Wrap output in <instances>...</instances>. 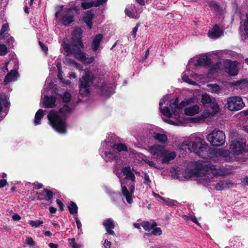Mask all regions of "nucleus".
I'll use <instances>...</instances> for the list:
<instances>
[{
    "label": "nucleus",
    "instance_id": "obj_1",
    "mask_svg": "<svg viewBox=\"0 0 248 248\" xmlns=\"http://www.w3.org/2000/svg\"><path fill=\"white\" fill-rule=\"evenodd\" d=\"M47 118L49 124L56 131L62 134L66 132L65 119L60 116L56 110H50L47 114Z\"/></svg>",
    "mask_w": 248,
    "mask_h": 248
},
{
    "label": "nucleus",
    "instance_id": "obj_2",
    "mask_svg": "<svg viewBox=\"0 0 248 248\" xmlns=\"http://www.w3.org/2000/svg\"><path fill=\"white\" fill-rule=\"evenodd\" d=\"M47 118L49 124L56 131L62 134L66 132L65 119L60 116L56 110H50L47 114Z\"/></svg>",
    "mask_w": 248,
    "mask_h": 248
},
{
    "label": "nucleus",
    "instance_id": "obj_3",
    "mask_svg": "<svg viewBox=\"0 0 248 248\" xmlns=\"http://www.w3.org/2000/svg\"><path fill=\"white\" fill-rule=\"evenodd\" d=\"M95 79V76L92 71H85L79 81V92L82 97L89 95L90 87L93 84Z\"/></svg>",
    "mask_w": 248,
    "mask_h": 248
},
{
    "label": "nucleus",
    "instance_id": "obj_4",
    "mask_svg": "<svg viewBox=\"0 0 248 248\" xmlns=\"http://www.w3.org/2000/svg\"><path fill=\"white\" fill-rule=\"evenodd\" d=\"M79 14V8L78 6L65 9L60 15L59 22L65 26H69L75 20V15Z\"/></svg>",
    "mask_w": 248,
    "mask_h": 248
},
{
    "label": "nucleus",
    "instance_id": "obj_5",
    "mask_svg": "<svg viewBox=\"0 0 248 248\" xmlns=\"http://www.w3.org/2000/svg\"><path fill=\"white\" fill-rule=\"evenodd\" d=\"M230 149L234 155H240L246 153L248 151L246 140L244 139L238 138L231 141Z\"/></svg>",
    "mask_w": 248,
    "mask_h": 248
},
{
    "label": "nucleus",
    "instance_id": "obj_6",
    "mask_svg": "<svg viewBox=\"0 0 248 248\" xmlns=\"http://www.w3.org/2000/svg\"><path fill=\"white\" fill-rule=\"evenodd\" d=\"M206 139L214 146H220L225 142L226 137L223 131L215 129L207 135Z\"/></svg>",
    "mask_w": 248,
    "mask_h": 248
},
{
    "label": "nucleus",
    "instance_id": "obj_7",
    "mask_svg": "<svg viewBox=\"0 0 248 248\" xmlns=\"http://www.w3.org/2000/svg\"><path fill=\"white\" fill-rule=\"evenodd\" d=\"M185 178H190L193 176H202L205 175L203 161H199L195 163V168L186 170L183 174Z\"/></svg>",
    "mask_w": 248,
    "mask_h": 248
},
{
    "label": "nucleus",
    "instance_id": "obj_8",
    "mask_svg": "<svg viewBox=\"0 0 248 248\" xmlns=\"http://www.w3.org/2000/svg\"><path fill=\"white\" fill-rule=\"evenodd\" d=\"M227 108L231 111H237L241 109L245 104L242 99L239 96H232L227 98Z\"/></svg>",
    "mask_w": 248,
    "mask_h": 248
},
{
    "label": "nucleus",
    "instance_id": "obj_9",
    "mask_svg": "<svg viewBox=\"0 0 248 248\" xmlns=\"http://www.w3.org/2000/svg\"><path fill=\"white\" fill-rule=\"evenodd\" d=\"M203 164L205 175L210 170L215 176H224L226 174L224 169L213 165L210 162L203 161Z\"/></svg>",
    "mask_w": 248,
    "mask_h": 248
},
{
    "label": "nucleus",
    "instance_id": "obj_10",
    "mask_svg": "<svg viewBox=\"0 0 248 248\" xmlns=\"http://www.w3.org/2000/svg\"><path fill=\"white\" fill-rule=\"evenodd\" d=\"M82 33L81 27H75L72 33V42L75 46H80L81 48H84V45L82 42Z\"/></svg>",
    "mask_w": 248,
    "mask_h": 248
},
{
    "label": "nucleus",
    "instance_id": "obj_11",
    "mask_svg": "<svg viewBox=\"0 0 248 248\" xmlns=\"http://www.w3.org/2000/svg\"><path fill=\"white\" fill-rule=\"evenodd\" d=\"M238 62L232 61L230 60H227L224 62V69L225 71L231 76H234L238 74V71L237 69Z\"/></svg>",
    "mask_w": 248,
    "mask_h": 248
},
{
    "label": "nucleus",
    "instance_id": "obj_12",
    "mask_svg": "<svg viewBox=\"0 0 248 248\" xmlns=\"http://www.w3.org/2000/svg\"><path fill=\"white\" fill-rule=\"evenodd\" d=\"M202 143V145L201 146L196 154L201 158L204 159H208L212 157L213 154L211 152L212 150L209 148L207 143L204 140Z\"/></svg>",
    "mask_w": 248,
    "mask_h": 248
},
{
    "label": "nucleus",
    "instance_id": "obj_13",
    "mask_svg": "<svg viewBox=\"0 0 248 248\" xmlns=\"http://www.w3.org/2000/svg\"><path fill=\"white\" fill-rule=\"evenodd\" d=\"M36 195L37 200L42 201L45 200L50 202L54 197L55 193L48 189L44 188L41 192H37Z\"/></svg>",
    "mask_w": 248,
    "mask_h": 248
},
{
    "label": "nucleus",
    "instance_id": "obj_14",
    "mask_svg": "<svg viewBox=\"0 0 248 248\" xmlns=\"http://www.w3.org/2000/svg\"><path fill=\"white\" fill-rule=\"evenodd\" d=\"M241 23V37L243 40L246 41L248 40V13L246 14V18Z\"/></svg>",
    "mask_w": 248,
    "mask_h": 248
},
{
    "label": "nucleus",
    "instance_id": "obj_15",
    "mask_svg": "<svg viewBox=\"0 0 248 248\" xmlns=\"http://www.w3.org/2000/svg\"><path fill=\"white\" fill-rule=\"evenodd\" d=\"M149 149L150 153L157 157H161L163 155L164 151L165 150L163 146L159 144H155L150 146Z\"/></svg>",
    "mask_w": 248,
    "mask_h": 248
},
{
    "label": "nucleus",
    "instance_id": "obj_16",
    "mask_svg": "<svg viewBox=\"0 0 248 248\" xmlns=\"http://www.w3.org/2000/svg\"><path fill=\"white\" fill-rule=\"evenodd\" d=\"M103 225L108 234L112 236H115V233L113 231L115 227V223L111 218H108L104 220Z\"/></svg>",
    "mask_w": 248,
    "mask_h": 248
},
{
    "label": "nucleus",
    "instance_id": "obj_17",
    "mask_svg": "<svg viewBox=\"0 0 248 248\" xmlns=\"http://www.w3.org/2000/svg\"><path fill=\"white\" fill-rule=\"evenodd\" d=\"M56 100L57 98L55 96L45 95L43 103V105L46 108H54L56 106Z\"/></svg>",
    "mask_w": 248,
    "mask_h": 248
},
{
    "label": "nucleus",
    "instance_id": "obj_18",
    "mask_svg": "<svg viewBox=\"0 0 248 248\" xmlns=\"http://www.w3.org/2000/svg\"><path fill=\"white\" fill-rule=\"evenodd\" d=\"M121 172L125 176L123 179L130 180L133 183L136 182V177L134 174L132 172L131 167L130 166H125L122 168Z\"/></svg>",
    "mask_w": 248,
    "mask_h": 248
},
{
    "label": "nucleus",
    "instance_id": "obj_19",
    "mask_svg": "<svg viewBox=\"0 0 248 248\" xmlns=\"http://www.w3.org/2000/svg\"><path fill=\"white\" fill-rule=\"evenodd\" d=\"M94 16V11L89 10L86 13L85 16L83 17L82 21L86 23L89 29H91L93 27V19Z\"/></svg>",
    "mask_w": 248,
    "mask_h": 248
},
{
    "label": "nucleus",
    "instance_id": "obj_20",
    "mask_svg": "<svg viewBox=\"0 0 248 248\" xmlns=\"http://www.w3.org/2000/svg\"><path fill=\"white\" fill-rule=\"evenodd\" d=\"M223 33V31L220 29L219 26L217 24H215L213 28L208 32V36L214 39L219 38Z\"/></svg>",
    "mask_w": 248,
    "mask_h": 248
},
{
    "label": "nucleus",
    "instance_id": "obj_21",
    "mask_svg": "<svg viewBox=\"0 0 248 248\" xmlns=\"http://www.w3.org/2000/svg\"><path fill=\"white\" fill-rule=\"evenodd\" d=\"M212 64L211 59L206 55L200 56L195 63V66L203 65L204 66H209Z\"/></svg>",
    "mask_w": 248,
    "mask_h": 248
},
{
    "label": "nucleus",
    "instance_id": "obj_22",
    "mask_svg": "<svg viewBox=\"0 0 248 248\" xmlns=\"http://www.w3.org/2000/svg\"><path fill=\"white\" fill-rule=\"evenodd\" d=\"M203 140L200 137L196 138L195 141L189 142L188 144V148L191 149L192 151L196 154L199 150L200 147L202 145Z\"/></svg>",
    "mask_w": 248,
    "mask_h": 248
},
{
    "label": "nucleus",
    "instance_id": "obj_23",
    "mask_svg": "<svg viewBox=\"0 0 248 248\" xmlns=\"http://www.w3.org/2000/svg\"><path fill=\"white\" fill-rule=\"evenodd\" d=\"M121 190L122 193L123 195L125 198L126 202L131 204L133 202V200L132 198V194L128 190L126 186L122 182L121 180Z\"/></svg>",
    "mask_w": 248,
    "mask_h": 248
},
{
    "label": "nucleus",
    "instance_id": "obj_24",
    "mask_svg": "<svg viewBox=\"0 0 248 248\" xmlns=\"http://www.w3.org/2000/svg\"><path fill=\"white\" fill-rule=\"evenodd\" d=\"M162 157L161 163L163 164H168L170 161L173 160L176 157V154L174 152H167L166 150L164 151L163 155L161 156Z\"/></svg>",
    "mask_w": 248,
    "mask_h": 248
},
{
    "label": "nucleus",
    "instance_id": "obj_25",
    "mask_svg": "<svg viewBox=\"0 0 248 248\" xmlns=\"http://www.w3.org/2000/svg\"><path fill=\"white\" fill-rule=\"evenodd\" d=\"M232 186L233 184L229 180H222L215 185V188L217 190H222L224 189L229 188Z\"/></svg>",
    "mask_w": 248,
    "mask_h": 248
},
{
    "label": "nucleus",
    "instance_id": "obj_26",
    "mask_svg": "<svg viewBox=\"0 0 248 248\" xmlns=\"http://www.w3.org/2000/svg\"><path fill=\"white\" fill-rule=\"evenodd\" d=\"M103 38L102 34H96L93 38L92 44V48L93 51H96L100 46V43Z\"/></svg>",
    "mask_w": 248,
    "mask_h": 248
},
{
    "label": "nucleus",
    "instance_id": "obj_27",
    "mask_svg": "<svg viewBox=\"0 0 248 248\" xmlns=\"http://www.w3.org/2000/svg\"><path fill=\"white\" fill-rule=\"evenodd\" d=\"M200 107L197 105L186 108L185 109V113L187 116H192L198 113Z\"/></svg>",
    "mask_w": 248,
    "mask_h": 248
},
{
    "label": "nucleus",
    "instance_id": "obj_28",
    "mask_svg": "<svg viewBox=\"0 0 248 248\" xmlns=\"http://www.w3.org/2000/svg\"><path fill=\"white\" fill-rule=\"evenodd\" d=\"M72 112V109L68 105H64L59 110V113L61 114V117L65 119Z\"/></svg>",
    "mask_w": 248,
    "mask_h": 248
},
{
    "label": "nucleus",
    "instance_id": "obj_29",
    "mask_svg": "<svg viewBox=\"0 0 248 248\" xmlns=\"http://www.w3.org/2000/svg\"><path fill=\"white\" fill-rule=\"evenodd\" d=\"M212 154V157L213 155L216 156H222L224 157H227L229 156V151L227 150H224L222 149H219L217 150H212L211 151Z\"/></svg>",
    "mask_w": 248,
    "mask_h": 248
},
{
    "label": "nucleus",
    "instance_id": "obj_30",
    "mask_svg": "<svg viewBox=\"0 0 248 248\" xmlns=\"http://www.w3.org/2000/svg\"><path fill=\"white\" fill-rule=\"evenodd\" d=\"M80 48V46L77 47L73 54L77 59L83 62L85 60L87 54L82 51Z\"/></svg>",
    "mask_w": 248,
    "mask_h": 248
},
{
    "label": "nucleus",
    "instance_id": "obj_31",
    "mask_svg": "<svg viewBox=\"0 0 248 248\" xmlns=\"http://www.w3.org/2000/svg\"><path fill=\"white\" fill-rule=\"evenodd\" d=\"M19 76V74L16 70H12L5 77L4 82L6 84L12 80L14 78H16Z\"/></svg>",
    "mask_w": 248,
    "mask_h": 248
},
{
    "label": "nucleus",
    "instance_id": "obj_32",
    "mask_svg": "<svg viewBox=\"0 0 248 248\" xmlns=\"http://www.w3.org/2000/svg\"><path fill=\"white\" fill-rule=\"evenodd\" d=\"M215 99L214 97H211L208 94L204 93L202 95V98L201 102L203 106H206L208 104H211Z\"/></svg>",
    "mask_w": 248,
    "mask_h": 248
},
{
    "label": "nucleus",
    "instance_id": "obj_33",
    "mask_svg": "<svg viewBox=\"0 0 248 248\" xmlns=\"http://www.w3.org/2000/svg\"><path fill=\"white\" fill-rule=\"evenodd\" d=\"M154 139L160 143H165L168 140L167 136L164 134L154 132L153 134Z\"/></svg>",
    "mask_w": 248,
    "mask_h": 248
},
{
    "label": "nucleus",
    "instance_id": "obj_34",
    "mask_svg": "<svg viewBox=\"0 0 248 248\" xmlns=\"http://www.w3.org/2000/svg\"><path fill=\"white\" fill-rule=\"evenodd\" d=\"M77 47L74 45L72 42L71 44L65 43L63 46L64 50L68 54H73Z\"/></svg>",
    "mask_w": 248,
    "mask_h": 248
},
{
    "label": "nucleus",
    "instance_id": "obj_35",
    "mask_svg": "<svg viewBox=\"0 0 248 248\" xmlns=\"http://www.w3.org/2000/svg\"><path fill=\"white\" fill-rule=\"evenodd\" d=\"M196 97L195 96L191 97L190 98H189L188 99H185L184 100L182 101L179 104V110L180 112L181 111V109L184 108L185 106L189 105L190 104L192 103H194L195 101L196 100Z\"/></svg>",
    "mask_w": 248,
    "mask_h": 248
},
{
    "label": "nucleus",
    "instance_id": "obj_36",
    "mask_svg": "<svg viewBox=\"0 0 248 248\" xmlns=\"http://www.w3.org/2000/svg\"><path fill=\"white\" fill-rule=\"evenodd\" d=\"M44 110L39 109L35 113L34 123L35 125H38L41 124L40 121L44 116Z\"/></svg>",
    "mask_w": 248,
    "mask_h": 248
},
{
    "label": "nucleus",
    "instance_id": "obj_37",
    "mask_svg": "<svg viewBox=\"0 0 248 248\" xmlns=\"http://www.w3.org/2000/svg\"><path fill=\"white\" fill-rule=\"evenodd\" d=\"M68 209L70 213L72 215H75L78 213V207L76 203L73 201H70L69 202Z\"/></svg>",
    "mask_w": 248,
    "mask_h": 248
},
{
    "label": "nucleus",
    "instance_id": "obj_38",
    "mask_svg": "<svg viewBox=\"0 0 248 248\" xmlns=\"http://www.w3.org/2000/svg\"><path fill=\"white\" fill-rule=\"evenodd\" d=\"M113 149L117 150L119 152L122 151H127L128 149L127 146L123 143H114L112 146Z\"/></svg>",
    "mask_w": 248,
    "mask_h": 248
},
{
    "label": "nucleus",
    "instance_id": "obj_39",
    "mask_svg": "<svg viewBox=\"0 0 248 248\" xmlns=\"http://www.w3.org/2000/svg\"><path fill=\"white\" fill-rule=\"evenodd\" d=\"M143 228L147 231H150L156 226V223L154 222L151 224L149 221H144L141 223Z\"/></svg>",
    "mask_w": 248,
    "mask_h": 248
},
{
    "label": "nucleus",
    "instance_id": "obj_40",
    "mask_svg": "<svg viewBox=\"0 0 248 248\" xmlns=\"http://www.w3.org/2000/svg\"><path fill=\"white\" fill-rule=\"evenodd\" d=\"M170 107L171 108V109L174 115L176 116H179L180 112L179 110V104L171 103L170 105Z\"/></svg>",
    "mask_w": 248,
    "mask_h": 248
},
{
    "label": "nucleus",
    "instance_id": "obj_41",
    "mask_svg": "<svg viewBox=\"0 0 248 248\" xmlns=\"http://www.w3.org/2000/svg\"><path fill=\"white\" fill-rule=\"evenodd\" d=\"M208 87L209 88L212 93H218L221 90L220 87L217 84H208Z\"/></svg>",
    "mask_w": 248,
    "mask_h": 248
},
{
    "label": "nucleus",
    "instance_id": "obj_42",
    "mask_svg": "<svg viewBox=\"0 0 248 248\" xmlns=\"http://www.w3.org/2000/svg\"><path fill=\"white\" fill-rule=\"evenodd\" d=\"M160 109L161 112L163 115L169 118H170L172 117V113L171 112L169 107H166L163 109L160 108Z\"/></svg>",
    "mask_w": 248,
    "mask_h": 248
},
{
    "label": "nucleus",
    "instance_id": "obj_43",
    "mask_svg": "<svg viewBox=\"0 0 248 248\" xmlns=\"http://www.w3.org/2000/svg\"><path fill=\"white\" fill-rule=\"evenodd\" d=\"M210 105L213 113H216L219 111V108L216 99H214L213 102Z\"/></svg>",
    "mask_w": 248,
    "mask_h": 248
},
{
    "label": "nucleus",
    "instance_id": "obj_44",
    "mask_svg": "<svg viewBox=\"0 0 248 248\" xmlns=\"http://www.w3.org/2000/svg\"><path fill=\"white\" fill-rule=\"evenodd\" d=\"M95 1H89L81 2V7L83 9H87L95 6Z\"/></svg>",
    "mask_w": 248,
    "mask_h": 248
},
{
    "label": "nucleus",
    "instance_id": "obj_45",
    "mask_svg": "<svg viewBox=\"0 0 248 248\" xmlns=\"http://www.w3.org/2000/svg\"><path fill=\"white\" fill-rule=\"evenodd\" d=\"M8 52L7 47L4 44H0V55L5 56Z\"/></svg>",
    "mask_w": 248,
    "mask_h": 248
},
{
    "label": "nucleus",
    "instance_id": "obj_46",
    "mask_svg": "<svg viewBox=\"0 0 248 248\" xmlns=\"http://www.w3.org/2000/svg\"><path fill=\"white\" fill-rule=\"evenodd\" d=\"M71 99V93L69 92H65L63 97H62V100L63 102L66 103H67L69 102Z\"/></svg>",
    "mask_w": 248,
    "mask_h": 248
},
{
    "label": "nucleus",
    "instance_id": "obj_47",
    "mask_svg": "<svg viewBox=\"0 0 248 248\" xmlns=\"http://www.w3.org/2000/svg\"><path fill=\"white\" fill-rule=\"evenodd\" d=\"M43 223V221L42 220H30L29 224L32 227H39L41 224Z\"/></svg>",
    "mask_w": 248,
    "mask_h": 248
},
{
    "label": "nucleus",
    "instance_id": "obj_48",
    "mask_svg": "<svg viewBox=\"0 0 248 248\" xmlns=\"http://www.w3.org/2000/svg\"><path fill=\"white\" fill-rule=\"evenodd\" d=\"M125 14L126 15L131 18H135L136 17V11H130L128 8H126L124 10Z\"/></svg>",
    "mask_w": 248,
    "mask_h": 248
},
{
    "label": "nucleus",
    "instance_id": "obj_49",
    "mask_svg": "<svg viewBox=\"0 0 248 248\" xmlns=\"http://www.w3.org/2000/svg\"><path fill=\"white\" fill-rule=\"evenodd\" d=\"M153 231L151 232V233L154 235H160L162 233V230L159 227H154L153 229Z\"/></svg>",
    "mask_w": 248,
    "mask_h": 248
},
{
    "label": "nucleus",
    "instance_id": "obj_50",
    "mask_svg": "<svg viewBox=\"0 0 248 248\" xmlns=\"http://www.w3.org/2000/svg\"><path fill=\"white\" fill-rule=\"evenodd\" d=\"M94 61V58L93 56H91L90 57H87V55L86 56L85 60L83 62H84V64L86 65H88L92 63Z\"/></svg>",
    "mask_w": 248,
    "mask_h": 248
},
{
    "label": "nucleus",
    "instance_id": "obj_51",
    "mask_svg": "<svg viewBox=\"0 0 248 248\" xmlns=\"http://www.w3.org/2000/svg\"><path fill=\"white\" fill-rule=\"evenodd\" d=\"M220 63L217 62L216 63L213 64L210 69L211 72H216L217 70L219 69Z\"/></svg>",
    "mask_w": 248,
    "mask_h": 248
},
{
    "label": "nucleus",
    "instance_id": "obj_52",
    "mask_svg": "<svg viewBox=\"0 0 248 248\" xmlns=\"http://www.w3.org/2000/svg\"><path fill=\"white\" fill-rule=\"evenodd\" d=\"M25 243L31 246H34L36 244L31 237H28L26 239Z\"/></svg>",
    "mask_w": 248,
    "mask_h": 248
},
{
    "label": "nucleus",
    "instance_id": "obj_53",
    "mask_svg": "<svg viewBox=\"0 0 248 248\" xmlns=\"http://www.w3.org/2000/svg\"><path fill=\"white\" fill-rule=\"evenodd\" d=\"M56 202L59 207L60 211H63L64 207V205L63 202L59 199H57Z\"/></svg>",
    "mask_w": 248,
    "mask_h": 248
},
{
    "label": "nucleus",
    "instance_id": "obj_54",
    "mask_svg": "<svg viewBox=\"0 0 248 248\" xmlns=\"http://www.w3.org/2000/svg\"><path fill=\"white\" fill-rule=\"evenodd\" d=\"M151 183V181L150 179L149 175L147 173H145L144 176V184L150 185Z\"/></svg>",
    "mask_w": 248,
    "mask_h": 248
},
{
    "label": "nucleus",
    "instance_id": "obj_55",
    "mask_svg": "<svg viewBox=\"0 0 248 248\" xmlns=\"http://www.w3.org/2000/svg\"><path fill=\"white\" fill-rule=\"evenodd\" d=\"M183 79L184 81H185L187 83H188L190 84L191 85H195L196 82L192 81L191 79L189 78L188 76H185L183 78Z\"/></svg>",
    "mask_w": 248,
    "mask_h": 248
},
{
    "label": "nucleus",
    "instance_id": "obj_56",
    "mask_svg": "<svg viewBox=\"0 0 248 248\" xmlns=\"http://www.w3.org/2000/svg\"><path fill=\"white\" fill-rule=\"evenodd\" d=\"M39 45L43 51L46 53L48 51V47L45 45L42 42L39 41Z\"/></svg>",
    "mask_w": 248,
    "mask_h": 248
},
{
    "label": "nucleus",
    "instance_id": "obj_57",
    "mask_svg": "<svg viewBox=\"0 0 248 248\" xmlns=\"http://www.w3.org/2000/svg\"><path fill=\"white\" fill-rule=\"evenodd\" d=\"M32 185L34 186V188L35 189H40L43 187L42 184L39 183L37 182H35L34 183L32 184Z\"/></svg>",
    "mask_w": 248,
    "mask_h": 248
},
{
    "label": "nucleus",
    "instance_id": "obj_58",
    "mask_svg": "<svg viewBox=\"0 0 248 248\" xmlns=\"http://www.w3.org/2000/svg\"><path fill=\"white\" fill-rule=\"evenodd\" d=\"M108 0H97L95 2V7H98L101 5H103Z\"/></svg>",
    "mask_w": 248,
    "mask_h": 248
},
{
    "label": "nucleus",
    "instance_id": "obj_59",
    "mask_svg": "<svg viewBox=\"0 0 248 248\" xmlns=\"http://www.w3.org/2000/svg\"><path fill=\"white\" fill-rule=\"evenodd\" d=\"M7 184V180L5 179L0 180V188L4 187Z\"/></svg>",
    "mask_w": 248,
    "mask_h": 248
},
{
    "label": "nucleus",
    "instance_id": "obj_60",
    "mask_svg": "<svg viewBox=\"0 0 248 248\" xmlns=\"http://www.w3.org/2000/svg\"><path fill=\"white\" fill-rule=\"evenodd\" d=\"M139 24H137L136 26L133 29L132 35L134 37L136 36V33L139 27Z\"/></svg>",
    "mask_w": 248,
    "mask_h": 248
},
{
    "label": "nucleus",
    "instance_id": "obj_61",
    "mask_svg": "<svg viewBox=\"0 0 248 248\" xmlns=\"http://www.w3.org/2000/svg\"><path fill=\"white\" fill-rule=\"evenodd\" d=\"M111 246V243L108 241L107 239L105 240L104 243V248H110Z\"/></svg>",
    "mask_w": 248,
    "mask_h": 248
},
{
    "label": "nucleus",
    "instance_id": "obj_62",
    "mask_svg": "<svg viewBox=\"0 0 248 248\" xmlns=\"http://www.w3.org/2000/svg\"><path fill=\"white\" fill-rule=\"evenodd\" d=\"M14 42V37L11 36L6 41V44L8 46H10V45L13 44Z\"/></svg>",
    "mask_w": 248,
    "mask_h": 248
},
{
    "label": "nucleus",
    "instance_id": "obj_63",
    "mask_svg": "<svg viewBox=\"0 0 248 248\" xmlns=\"http://www.w3.org/2000/svg\"><path fill=\"white\" fill-rule=\"evenodd\" d=\"M12 218L14 220L18 221L21 219V217L18 214H15L13 215Z\"/></svg>",
    "mask_w": 248,
    "mask_h": 248
},
{
    "label": "nucleus",
    "instance_id": "obj_64",
    "mask_svg": "<svg viewBox=\"0 0 248 248\" xmlns=\"http://www.w3.org/2000/svg\"><path fill=\"white\" fill-rule=\"evenodd\" d=\"M105 155H106V156H108V155H109V158L110 159H108L107 161H111L113 159V155L111 152H105Z\"/></svg>",
    "mask_w": 248,
    "mask_h": 248
}]
</instances>
